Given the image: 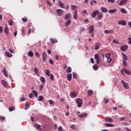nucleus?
Segmentation results:
<instances>
[{"label": "nucleus", "mask_w": 131, "mask_h": 131, "mask_svg": "<svg viewBox=\"0 0 131 131\" xmlns=\"http://www.w3.org/2000/svg\"><path fill=\"white\" fill-rule=\"evenodd\" d=\"M88 30L91 37H94L95 36V34L94 33V31H95V26H91L88 28Z\"/></svg>", "instance_id": "obj_1"}, {"label": "nucleus", "mask_w": 131, "mask_h": 131, "mask_svg": "<svg viewBox=\"0 0 131 131\" xmlns=\"http://www.w3.org/2000/svg\"><path fill=\"white\" fill-rule=\"evenodd\" d=\"M76 103L77 104V107L80 108V107L82 106V103H83V100L80 98H77L76 99Z\"/></svg>", "instance_id": "obj_2"}, {"label": "nucleus", "mask_w": 131, "mask_h": 131, "mask_svg": "<svg viewBox=\"0 0 131 131\" xmlns=\"http://www.w3.org/2000/svg\"><path fill=\"white\" fill-rule=\"evenodd\" d=\"M124 73H126V74H127L128 75H131V71H128L125 68H123L121 71V73L122 74L124 75Z\"/></svg>", "instance_id": "obj_3"}, {"label": "nucleus", "mask_w": 131, "mask_h": 131, "mask_svg": "<svg viewBox=\"0 0 131 131\" xmlns=\"http://www.w3.org/2000/svg\"><path fill=\"white\" fill-rule=\"evenodd\" d=\"M121 82L123 84V86L126 89L128 90L129 89V85L128 83L125 82L123 80H121Z\"/></svg>", "instance_id": "obj_4"}, {"label": "nucleus", "mask_w": 131, "mask_h": 131, "mask_svg": "<svg viewBox=\"0 0 131 131\" xmlns=\"http://www.w3.org/2000/svg\"><path fill=\"white\" fill-rule=\"evenodd\" d=\"M64 14V11L62 9H57L56 10V15L57 16H62Z\"/></svg>", "instance_id": "obj_5"}, {"label": "nucleus", "mask_w": 131, "mask_h": 131, "mask_svg": "<svg viewBox=\"0 0 131 131\" xmlns=\"http://www.w3.org/2000/svg\"><path fill=\"white\" fill-rule=\"evenodd\" d=\"M94 58L95 59V60H96V62L97 64H100V58H101L99 55L96 54L94 55Z\"/></svg>", "instance_id": "obj_6"}, {"label": "nucleus", "mask_w": 131, "mask_h": 131, "mask_svg": "<svg viewBox=\"0 0 131 131\" xmlns=\"http://www.w3.org/2000/svg\"><path fill=\"white\" fill-rule=\"evenodd\" d=\"M127 49H128V46L127 45H124L120 47V50L122 52H125Z\"/></svg>", "instance_id": "obj_7"}, {"label": "nucleus", "mask_w": 131, "mask_h": 131, "mask_svg": "<svg viewBox=\"0 0 131 131\" xmlns=\"http://www.w3.org/2000/svg\"><path fill=\"white\" fill-rule=\"evenodd\" d=\"M47 54L46 52H43L42 53L43 62L45 63L47 61Z\"/></svg>", "instance_id": "obj_8"}, {"label": "nucleus", "mask_w": 131, "mask_h": 131, "mask_svg": "<svg viewBox=\"0 0 131 131\" xmlns=\"http://www.w3.org/2000/svg\"><path fill=\"white\" fill-rule=\"evenodd\" d=\"M119 25H122V26H125L126 25V22L124 20H122L118 21Z\"/></svg>", "instance_id": "obj_9"}, {"label": "nucleus", "mask_w": 131, "mask_h": 131, "mask_svg": "<svg viewBox=\"0 0 131 131\" xmlns=\"http://www.w3.org/2000/svg\"><path fill=\"white\" fill-rule=\"evenodd\" d=\"M98 14H99V11L94 10L93 11V13L92 14V17L95 18V17H96V16H97V15H98Z\"/></svg>", "instance_id": "obj_10"}, {"label": "nucleus", "mask_w": 131, "mask_h": 131, "mask_svg": "<svg viewBox=\"0 0 131 131\" xmlns=\"http://www.w3.org/2000/svg\"><path fill=\"white\" fill-rule=\"evenodd\" d=\"M58 6L60 8H62V9H65V5L61 1H58Z\"/></svg>", "instance_id": "obj_11"}, {"label": "nucleus", "mask_w": 131, "mask_h": 131, "mask_svg": "<svg viewBox=\"0 0 131 131\" xmlns=\"http://www.w3.org/2000/svg\"><path fill=\"white\" fill-rule=\"evenodd\" d=\"M2 72H3L5 76L6 77H8L9 76V75L8 74V72H7V70H6V68H4L2 70Z\"/></svg>", "instance_id": "obj_12"}, {"label": "nucleus", "mask_w": 131, "mask_h": 131, "mask_svg": "<svg viewBox=\"0 0 131 131\" xmlns=\"http://www.w3.org/2000/svg\"><path fill=\"white\" fill-rule=\"evenodd\" d=\"M104 32L105 34H110V33H111L112 34H113V33H114V31H113V30H106L104 31Z\"/></svg>", "instance_id": "obj_13"}, {"label": "nucleus", "mask_w": 131, "mask_h": 131, "mask_svg": "<svg viewBox=\"0 0 131 131\" xmlns=\"http://www.w3.org/2000/svg\"><path fill=\"white\" fill-rule=\"evenodd\" d=\"M2 83L3 84V86L5 88V89L8 88V83H7V81L4 80H2Z\"/></svg>", "instance_id": "obj_14"}, {"label": "nucleus", "mask_w": 131, "mask_h": 131, "mask_svg": "<svg viewBox=\"0 0 131 131\" xmlns=\"http://www.w3.org/2000/svg\"><path fill=\"white\" fill-rule=\"evenodd\" d=\"M5 56H6V57H8V58H12L13 57V55H12L8 51L5 52Z\"/></svg>", "instance_id": "obj_15"}, {"label": "nucleus", "mask_w": 131, "mask_h": 131, "mask_svg": "<svg viewBox=\"0 0 131 131\" xmlns=\"http://www.w3.org/2000/svg\"><path fill=\"white\" fill-rule=\"evenodd\" d=\"M40 80L42 84H45V83H46V78H45L43 76H41L40 77Z\"/></svg>", "instance_id": "obj_16"}, {"label": "nucleus", "mask_w": 131, "mask_h": 131, "mask_svg": "<svg viewBox=\"0 0 131 131\" xmlns=\"http://www.w3.org/2000/svg\"><path fill=\"white\" fill-rule=\"evenodd\" d=\"M66 20H69V19H71V14L70 13H68L65 16Z\"/></svg>", "instance_id": "obj_17"}, {"label": "nucleus", "mask_w": 131, "mask_h": 131, "mask_svg": "<svg viewBox=\"0 0 131 131\" xmlns=\"http://www.w3.org/2000/svg\"><path fill=\"white\" fill-rule=\"evenodd\" d=\"M123 56V61H127L128 60V57H127V55L124 54H122Z\"/></svg>", "instance_id": "obj_18"}, {"label": "nucleus", "mask_w": 131, "mask_h": 131, "mask_svg": "<svg viewBox=\"0 0 131 131\" xmlns=\"http://www.w3.org/2000/svg\"><path fill=\"white\" fill-rule=\"evenodd\" d=\"M97 16H98V19H99V20H101V19L103 18V13L101 12H98V13L97 14Z\"/></svg>", "instance_id": "obj_19"}, {"label": "nucleus", "mask_w": 131, "mask_h": 131, "mask_svg": "<svg viewBox=\"0 0 131 131\" xmlns=\"http://www.w3.org/2000/svg\"><path fill=\"white\" fill-rule=\"evenodd\" d=\"M67 78L69 81H71V79H72V74H69L67 75Z\"/></svg>", "instance_id": "obj_20"}, {"label": "nucleus", "mask_w": 131, "mask_h": 131, "mask_svg": "<svg viewBox=\"0 0 131 131\" xmlns=\"http://www.w3.org/2000/svg\"><path fill=\"white\" fill-rule=\"evenodd\" d=\"M105 120H106L107 122H113V119L112 118H105Z\"/></svg>", "instance_id": "obj_21"}, {"label": "nucleus", "mask_w": 131, "mask_h": 131, "mask_svg": "<svg viewBox=\"0 0 131 131\" xmlns=\"http://www.w3.org/2000/svg\"><path fill=\"white\" fill-rule=\"evenodd\" d=\"M101 10L102 13H107V12H108V9L105 7H101Z\"/></svg>", "instance_id": "obj_22"}, {"label": "nucleus", "mask_w": 131, "mask_h": 131, "mask_svg": "<svg viewBox=\"0 0 131 131\" xmlns=\"http://www.w3.org/2000/svg\"><path fill=\"white\" fill-rule=\"evenodd\" d=\"M30 107V105L29 104V102H26L25 105V110H27L28 108Z\"/></svg>", "instance_id": "obj_23"}, {"label": "nucleus", "mask_w": 131, "mask_h": 131, "mask_svg": "<svg viewBox=\"0 0 131 131\" xmlns=\"http://www.w3.org/2000/svg\"><path fill=\"white\" fill-rule=\"evenodd\" d=\"M100 43H97L95 45V51H98V50H99V49H100Z\"/></svg>", "instance_id": "obj_24"}, {"label": "nucleus", "mask_w": 131, "mask_h": 131, "mask_svg": "<svg viewBox=\"0 0 131 131\" xmlns=\"http://www.w3.org/2000/svg\"><path fill=\"white\" fill-rule=\"evenodd\" d=\"M70 96L71 98H75L77 96V94L72 92L70 94Z\"/></svg>", "instance_id": "obj_25"}, {"label": "nucleus", "mask_w": 131, "mask_h": 131, "mask_svg": "<svg viewBox=\"0 0 131 131\" xmlns=\"http://www.w3.org/2000/svg\"><path fill=\"white\" fill-rule=\"evenodd\" d=\"M104 125L107 127H114V125L111 123H104Z\"/></svg>", "instance_id": "obj_26"}, {"label": "nucleus", "mask_w": 131, "mask_h": 131, "mask_svg": "<svg viewBox=\"0 0 131 131\" xmlns=\"http://www.w3.org/2000/svg\"><path fill=\"white\" fill-rule=\"evenodd\" d=\"M126 2H127V0H122L119 3V5L120 6H122V5H124V4H125L126 3Z\"/></svg>", "instance_id": "obj_27"}, {"label": "nucleus", "mask_w": 131, "mask_h": 131, "mask_svg": "<svg viewBox=\"0 0 131 131\" xmlns=\"http://www.w3.org/2000/svg\"><path fill=\"white\" fill-rule=\"evenodd\" d=\"M71 20H67V21L66 22V27H68V26H69V25L71 24Z\"/></svg>", "instance_id": "obj_28"}, {"label": "nucleus", "mask_w": 131, "mask_h": 131, "mask_svg": "<svg viewBox=\"0 0 131 131\" xmlns=\"http://www.w3.org/2000/svg\"><path fill=\"white\" fill-rule=\"evenodd\" d=\"M120 12L123 14H127V11H126L124 8H121L120 9Z\"/></svg>", "instance_id": "obj_29"}, {"label": "nucleus", "mask_w": 131, "mask_h": 131, "mask_svg": "<svg viewBox=\"0 0 131 131\" xmlns=\"http://www.w3.org/2000/svg\"><path fill=\"white\" fill-rule=\"evenodd\" d=\"M28 55L29 57H33V56L34 55V53H33L32 52V51H29L28 53Z\"/></svg>", "instance_id": "obj_30"}, {"label": "nucleus", "mask_w": 131, "mask_h": 131, "mask_svg": "<svg viewBox=\"0 0 131 131\" xmlns=\"http://www.w3.org/2000/svg\"><path fill=\"white\" fill-rule=\"evenodd\" d=\"M73 18L74 19H75V20H76V19H77L78 17H77V11H75V13L74 14V16H73Z\"/></svg>", "instance_id": "obj_31"}, {"label": "nucleus", "mask_w": 131, "mask_h": 131, "mask_svg": "<svg viewBox=\"0 0 131 131\" xmlns=\"http://www.w3.org/2000/svg\"><path fill=\"white\" fill-rule=\"evenodd\" d=\"M116 12H117V9H113V10H110L108 11V13H116Z\"/></svg>", "instance_id": "obj_32"}, {"label": "nucleus", "mask_w": 131, "mask_h": 131, "mask_svg": "<svg viewBox=\"0 0 131 131\" xmlns=\"http://www.w3.org/2000/svg\"><path fill=\"white\" fill-rule=\"evenodd\" d=\"M34 72H35V74H36L37 75H38V74L39 73V71H38V69L37 68H34Z\"/></svg>", "instance_id": "obj_33"}, {"label": "nucleus", "mask_w": 131, "mask_h": 131, "mask_svg": "<svg viewBox=\"0 0 131 131\" xmlns=\"http://www.w3.org/2000/svg\"><path fill=\"white\" fill-rule=\"evenodd\" d=\"M50 40L52 43H56L58 42V41L56 39H55L54 38H51Z\"/></svg>", "instance_id": "obj_34"}, {"label": "nucleus", "mask_w": 131, "mask_h": 131, "mask_svg": "<svg viewBox=\"0 0 131 131\" xmlns=\"http://www.w3.org/2000/svg\"><path fill=\"white\" fill-rule=\"evenodd\" d=\"M85 116H88L87 113H84L79 115V117H85Z\"/></svg>", "instance_id": "obj_35"}, {"label": "nucleus", "mask_w": 131, "mask_h": 131, "mask_svg": "<svg viewBox=\"0 0 131 131\" xmlns=\"http://www.w3.org/2000/svg\"><path fill=\"white\" fill-rule=\"evenodd\" d=\"M4 32H5V33H6V34H7V35H8V33H9V28H8V27H6L5 28Z\"/></svg>", "instance_id": "obj_36"}, {"label": "nucleus", "mask_w": 131, "mask_h": 131, "mask_svg": "<svg viewBox=\"0 0 131 131\" xmlns=\"http://www.w3.org/2000/svg\"><path fill=\"white\" fill-rule=\"evenodd\" d=\"M94 94V91L93 90H90L88 92V96H92Z\"/></svg>", "instance_id": "obj_37"}, {"label": "nucleus", "mask_w": 131, "mask_h": 131, "mask_svg": "<svg viewBox=\"0 0 131 131\" xmlns=\"http://www.w3.org/2000/svg\"><path fill=\"white\" fill-rule=\"evenodd\" d=\"M32 92L33 93V94H34L35 97H37V91H36V90H32Z\"/></svg>", "instance_id": "obj_38"}, {"label": "nucleus", "mask_w": 131, "mask_h": 131, "mask_svg": "<svg viewBox=\"0 0 131 131\" xmlns=\"http://www.w3.org/2000/svg\"><path fill=\"white\" fill-rule=\"evenodd\" d=\"M113 42L114 43H116V45H119V41H118V40H117L116 39L113 40Z\"/></svg>", "instance_id": "obj_39"}, {"label": "nucleus", "mask_w": 131, "mask_h": 131, "mask_svg": "<svg viewBox=\"0 0 131 131\" xmlns=\"http://www.w3.org/2000/svg\"><path fill=\"white\" fill-rule=\"evenodd\" d=\"M42 100H43V96L42 95H40L39 96V97L38 98V101H42Z\"/></svg>", "instance_id": "obj_40"}, {"label": "nucleus", "mask_w": 131, "mask_h": 131, "mask_svg": "<svg viewBox=\"0 0 131 131\" xmlns=\"http://www.w3.org/2000/svg\"><path fill=\"white\" fill-rule=\"evenodd\" d=\"M35 127H37L38 130H41V128H40V125L38 124L35 125Z\"/></svg>", "instance_id": "obj_41"}, {"label": "nucleus", "mask_w": 131, "mask_h": 131, "mask_svg": "<svg viewBox=\"0 0 131 131\" xmlns=\"http://www.w3.org/2000/svg\"><path fill=\"white\" fill-rule=\"evenodd\" d=\"M9 110L10 112H12V111H14V110H15V107H14V106L9 107Z\"/></svg>", "instance_id": "obj_42"}, {"label": "nucleus", "mask_w": 131, "mask_h": 131, "mask_svg": "<svg viewBox=\"0 0 131 131\" xmlns=\"http://www.w3.org/2000/svg\"><path fill=\"white\" fill-rule=\"evenodd\" d=\"M105 2L107 1L108 3H110L111 4H114L115 3V0H104Z\"/></svg>", "instance_id": "obj_43"}, {"label": "nucleus", "mask_w": 131, "mask_h": 131, "mask_svg": "<svg viewBox=\"0 0 131 131\" xmlns=\"http://www.w3.org/2000/svg\"><path fill=\"white\" fill-rule=\"evenodd\" d=\"M93 68L94 70H98V68H99V67H98V66H97V64H94Z\"/></svg>", "instance_id": "obj_44"}, {"label": "nucleus", "mask_w": 131, "mask_h": 131, "mask_svg": "<svg viewBox=\"0 0 131 131\" xmlns=\"http://www.w3.org/2000/svg\"><path fill=\"white\" fill-rule=\"evenodd\" d=\"M71 71H72L71 68L70 67H68L67 70V72H68V73H70Z\"/></svg>", "instance_id": "obj_45"}, {"label": "nucleus", "mask_w": 131, "mask_h": 131, "mask_svg": "<svg viewBox=\"0 0 131 131\" xmlns=\"http://www.w3.org/2000/svg\"><path fill=\"white\" fill-rule=\"evenodd\" d=\"M45 86V84H42L41 85H40L39 86V91H41V90H42V89H43V87Z\"/></svg>", "instance_id": "obj_46"}, {"label": "nucleus", "mask_w": 131, "mask_h": 131, "mask_svg": "<svg viewBox=\"0 0 131 131\" xmlns=\"http://www.w3.org/2000/svg\"><path fill=\"white\" fill-rule=\"evenodd\" d=\"M71 128H72V129H76V126L75 124H73L71 126Z\"/></svg>", "instance_id": "obj_47"}, {"label": "nucleus", "mask_w": 131, "mask_h": 131, "mask_svg": "<svg viewBox=\"0 0 131 131\" xmlns=\"http://www.w3.org/2000/svg\"><path fill=\"white\" fill-rule=\"evenodd\" d=\"M123 64L124 66V67H126L127 65V63L126 62V60H123Z\"/></svg>", "instance_id": "obj_48"}, {"label": "nucleus", "mask_w": 131, "mask_h": 131, "mask_svg": "<svg viewBox=\"0 0 131 131\" xmlns=\"http://www.w3.org/2000/svg\"><path fill=\"white\" fill-rule=\"evenodd\" d=\"M71 9H72V10H75V9H77V6L73 5V6L71 7Z\"/></svg>", "instance_id": "obj_49"}, {"label": "nucleus", "mask_w": 131, "mask_h": 131, "mask_svg": "<svg viewBox=\"0 0 131 131\" xmlns=\"http://www.w3.org/2000/svg\"><path fill=\"white\" fill-rule=\"evenodd\" d=\"M6 119V118L5 117H3L2 116H0V120L1 121H3Z\"/></svg>", "instance_id": "obj_50"}, {"label": "nucleus", "mask_w": 131, "mask_h": 131, "mask_svg": "<svg viewBox=\"0 0 131 131\" xmlns=\"http://www.w3.org/2000/svg\"><path fill=\"white\" fill-rule=\"evenodd\" d=\"M111 56V54L110 53H107L105 54V57L107 58V59L109 58Z\"/></svg>", "instance_id": "obj_51"}, {"label": "nucleus", "mask_w": 131, "mask_h": 131, "mask_svg": "<svg viewBox=\"0 0 131 131\" xmlns=\"http://www.w3.org/2000/svg\"><path fill=\"white\" fill-rule=\"evenodd\" d=\"M35 56L36 57H37L38 58H39L40 57V55L39 54V53L36 52H35Z\"/></svg>", "instance_id": "obj_52"}, {"label": "nucleus", "mask_w": 131, "mask_h": 131, "mask_svg": "<svg viewBox=\"0 0 131 131\" xmlns=\"http://www.w3.org/2000/svg\"><path fill=\"white\" fill-rule=\"evenodd\" d=\"M73 78H74L75 79H76L77 77V75L76 73H73Z\"/></svg>", "instance_id": "obj_53"}, {"label": "nucleus", "mask_w": 131, "mask_h": 131, "mask_svg": "<svg viewBox=\"0 0 131 131\" xmlns=\"http://www.w3.org/2000/svg\"><path fill=\"white\" fill-rule=\"evenodd\" d=\"M8 24L10 26H12V25H13V21L12 20H9L8 21Z\"/></svg>", "instance_id": "obj_54"}, {"label": "nucleus", "mask_w": 131, "mask_h": 131, "mask_svg": "<svg viewBox=\"0 0 131 131\" xmlns=\"http://www.w3.org/2000/svg\"><path fill=\"white\" fill-rule=\"evenodd\" d=\"M49 102L50 105H54V101H53L52 100H49Z\"/></svg>", "instance_id": "obj_55"}, {"label": "nucleus", "mask_w": 131, "mask_h": 131, "mask_svg": "<svg viewBox=\"0 0 131 131\" xmlns=\"http://www.w3.org/2000/svg\"><path fill=\"white\" fill-rule=\"evenodd\" d=\"M29 98H30V99H32V98H33V97H34L33 93H30L29 95Z\"/></svg>", "instance_id": "obj_56"}, {"label": "nucleus", "mask_w": 131, "mask_h": 131, "mask_svg": "<svg viewBox=\"0 0 131 131\" xmlns=\"http://www.w3.org/2000/svg\"><path fill=\"white\" fill-rule=\"evenodd\" d=\"M47 3L49 6V7H52L53 6V5H52V3H51L49 1H47Z\"/></svg>", "instance_id": "obj_57"}, {"label": "nucleus", "mask_w": 131, "mask_h": 131, "mask_svg": "<svg viewBox=\"0 0 131 131\" xmlns=\"http://www.w3.org/2000/svg\"><path fill=\"white\" fill-rule=\"evenodd\" d=\"M58 130L59 131H62L63 130V128H62V126H59L58 127Z\"/></svg>", "instance_id": "obj_58"}, {"label": "nucleus", "mask_w": 131, "mask_h": 131, "mask_svg": "<svg viewBox=\"0 0 131 131\" xmlns=\"http://www.w3.org/2000/svg\"><path fill=\"white\" fill-rule=\"evenodd\" d=\"M50 76H51V80H53V81H54V75H53V74H51V75H50Z\"/></svg>", "instance_id": "obj_59"}, {"label": "nucleus", "mask_w": 131, "mask_h": 131, "mask_svg": "<svg viewBox=\"0 0 131 131\" xmlns=\"http://www.w3.org/2000/svg\"><path fill=\"white\" fill-rule=\"evenodd\" d=\"M111 61H112V59H111L110 57L107 58V61L108 62V63H111Z\"/></svg>", "instance_id": "obj_60"}, {"label": "nucleus", "mask_w": 131, "mask_h": 131, "mask_svg": "<svg viewBox=\"0 0 131 131\" xmlns=\"http://www.w3.org/2000/svg\"><path fill=\"white\" fill-rule=\"evenodd\" d=\"M22 21L24 22H27V21H28V19L23 18H22Z\"/></svg>", "instance_id": "obj_61"}, {"label": "nucleus", "mask_w": 131, "mask_h": 131, "mask_svg": "<svg viewBox=\"0 0 131 131\" xmlns=\"http://www.w3.org/2000/svg\"><path fill=\"white\" fill-rule=\"evenodd\" d=\"M80 32L81 33V32H84V28H82L80 30Z\"/></svg>", "instance_id": "obj_62"}, {"label": "nucleus", "mask_w": 131, "mask_h": 131, "mask_svg": "<svg viewBox=\"0 0 131 131\" xmlns=\"http://www.w3.org/2000/svg\"><path fill=\"white\" fill-rule=\"evenodd\" d=\"M46 75H48V76H50V71L49 70L46 71Z\"/></svg>", "instance_id": "obj_63"}, {"label": "nucleus", "mask_w": 131, "mask_h": 131, "mask_svg": "<svg viewBox=\"0 0 131 131\" xmlns=\"http://www.w3.org/2000/svg\"><path fill=\"white\" fill-rule=\"evenodd\" d=\"M63 68L64 70H66L67 69V64L66 63L63 64Z\"/></svg>", "instance_id": "obj_64"}]
</instances>
